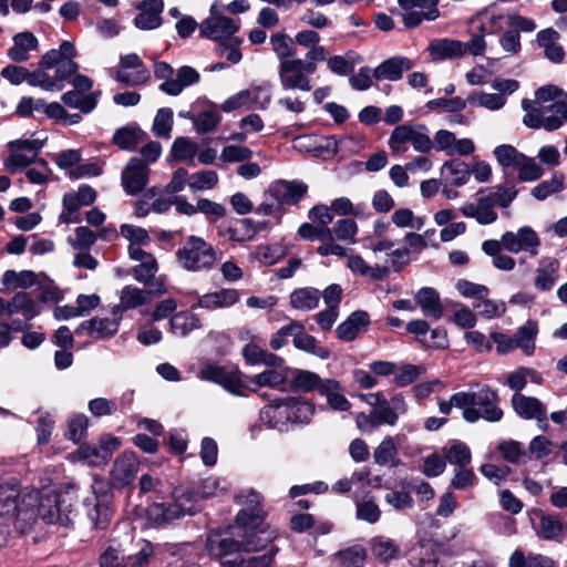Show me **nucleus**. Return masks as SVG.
<instances>
[{
  "instance_id": "1",
  "label": "nucleus",
  "mask_w": 567,
  "mask_h": 567,
  "mask_svg": "<svg viewBox=\"0 0 567 567\" xmlns=\"http://www.w3.org/2000/svg\"><path fill=\"white\" fill-rule=\"evenodd\" d=\"M260 536H254L248 529H237L236 525L228 529L209 533L206 540L208 554L218 559L224 567H270L272 547L260 556L243 558L241 551H259L267 548Z\"/></svg>"
},
{
  "instance_id": "2",
  "label": "nucleus",
  "mask_w": 567,
  "mask_h": 567,
  "mask_svg": "<svg viewBox=\"0 0 567 567\" xmlns=\"http://www.w3.org/2000/svg\"><path fill=\"white\" fill-rule=\"evenodd\" d=\"M75 54L74 44L70 41L62 42L56 50L45 52L39 68L32 71L31 82L45 91H61L64 82L78 71L79 65L73 60Z\"/></svg>"
},
{
  "instance_id": "47",
  "label": "nucleus",
  "mask_w": 567,
  "mask_h": 567,
  "mask_svg": "<svg viewBox=\"0 0 567 567\" xmlns=\"http://www.w3.org/2000/svg\"><path fill=\"white\" fill-rule=\"evenodd\" d=\"M293 346L296 349L312 354L319 359H328L330 357V351L320 346L316 338L303 330L300 331L299 336H296V340H293Z\"/></svg>"
},
{
  "instance_id": "8",
  "label": "nucleus",
  "mask_w": 567,
  "mask_h": 567,
  "mask_svg": "<svg viewBox=\"0 0 567 567\" xmlns=\"http://www.w3.org/2000/svg\"><path fill=\"white\" fill-rule=\"evenodd\" d=\"M312 74L311 65L307 66L299 58L286 61L278 66L280 85L285 91L310 92Z\"/></svg>"
},
{
  "instance_id": "23",
  "label": "nucleus",
  "mask_w": 567,
  "mask_h": 567,
  "mask_svg": "<svg viewBox=\"0 0 567 567\" xmlns=\"http://www.w3.org/2000/svg\"><path fill=\"white\" fill-rule=\"evenodd\" d=\"M140 11L134 19V24L141 30H154L162 25L163 0H144L137 4Z\"/></svg>"
},
{
  "instance_id": "25",
  "label": "nucleus",
  "mask_w": 567,
  "mask_h": 567,
  "mask_svg": "<svg viewBox=\"0 0 567 567\" xmlns=\"http://www.w3.org/2000/svg\"><path fill=\"white\" fill-rule=\"evenodd\" d=\"M240 300V293L234 288H223L216 291L207 292L198 297L197 303L193 308H203L206 310L225 309L236 305Z\"/></svg>"
},
{
  "instance_id": "30",
  "label": "nucleus",
  "mask_w": 567,
  "mask_h": 567,
  "mask_svg": "<svg viewBox=\"0 0 567 567\" xmlns=\"http://www.w3.org/2000/svg\"><path fill=\"white\" fill-rule=\"evenodd\" d=\"M535 272V288L539 291H549L558 280L559 261L553 257H543Z\"/></svg>"
},
{
  "instance_id": "46",
  "label": "nucleus",
  "mask_w": 567,
  "mask_h": 567,
  "mask_svg": "<svg viewBox=\"0 0 567 567\" xmlns=\"http://www.w3.org/2000/svg\"><path fill=\"white\" fill-rule=\"evenodd\" d=\"M270 45L279 61V64L296 58L293 40L284 32L272 34L270 37Z\"/></svg>"
},
{
  "instance_id": "52",
  "label": "nucleus",
  "mask_w": 567,
  "mask_h": 567,
  "mask_svg": "<svg viewBox=\"0 0 567 567\" xmlns=\"http://www.w3.org/2000/svg\"><path fill=\"white\" fill-rule=\"evenodd\" d=\"M467 101L471 105L497 111L505 105L506 97L503 94L497 93L476 92L468 95Z\"/></svg>"
},
{
  "instance_id": "33",
  "label": "nucleus",
  "mask_w": 567,
  "mask_h": 567,
  "mask_svg": "<svg viewBox=\"0 0 567 567\" xmlns=\"http://www.w3.org/2000/svg\"><path fill=\"white\" fill-rule=\"evenodd\" d=\"M199 81V73L192 66L184 65L177 70L176 78L159 85V90L168 95H179L186 86Z\"/></svg>"
},
{
  "instance_id": "9",
  "label": "nucleus",
  "mask_w": 567,
  "mask_h": 567,
  "mask_svg": "<svg viewBox=\"0 0 567 567\" xmlns=\"http://www.w3.org/2000/svg\"><path fill=\"white\" fill-rule=\"evenodd\" d=\"M93 498L86 499L87 517L94 528L104 529L107 527L111 517V494L103 481L94 480L92 484Z\"/></svg>"
},
{
  "instance_id": "57",
  "label": "nucleus",
  "mask_w": 567,
  "mask_h": 567,
  "mask_svg": "<svg viewBox=\"0 0 567 567\" xmlns=\"http://www.w3.org/2000/svg\"><path fill=\"white\" fill-rule=\"evenodd\" d=\"M219 177L215 171H202L194 173L188 178V186L192 190L213 189L218 184Z\"/></svg>"
},
{
  "instance_id": "60",
  "label": "nucleus",
  "mask_w": 567,
  "mask_h": 567,
  "mask_svg": "<svg viewBox=\"0 0 567 567\" xmlns=\"http://www.w3.org/2000/svg\"><path fill=\"white\" fill-rule=\"evenodd\" d=\"M173 127V111L168 107L159 109L153 122V132L157 137H171Z\"/></svg>"
},
{
  "instance_id": "44",
  "label": "nucleus",
  "mask_w": 567,
  "mask_h": 567,
  "mask_svg": "<svg viewBox=\"0 0 567 567\" xmlns=\"http://www.w3.org/2000/svg\"><path fill=\"white\" fill-rule=\"evenodd\" d=\"M537 332V322L534 320H528L525 324L519 327L514 334V340L517 342V348H520L527 355H530L535 351V339Z\"/></svg>"
},
{
  "instance_id": "58",
  "label": "nucleus",
  "mask_w": 567,
  "mask_h": 567,
  "mask_svg": "<svg viewBox=\"0 0 567 567\" xmlns=\"http://www.w3.org/2000/svg\"><path fill=\"white\" fill-rule=\"evenodd\" d=\"M354 53L348 51L346 55H332L327 60L328 69L337 75H348L354 69Z\"/></svg>"
},
{
  "instance_id": "16",
  "label": "nucleus",
  "mask_w": 567,
  "mask_h": 567,
  "mask_svg": "<svg viewBox=\"0 0 567 567\" xmlns=\"http://www.w3.org/2000/svg\"><path fill=\"white\" fill-rule=\"evenodd\" d=\"M460 210L463 216L474 218L480 225H491L498 217L493 199L486 189H480L476 193L475 202L464 204Z\"/></svg>"
},
{
  "instance_id": "10",
  "label": "nucleus",
  "mask_w": 567,
  "mask_h": 567,
  "mask_svg": "<svg viewBox=\"0 0 567 567\" xmlns=\"http://www.w3.org/2000/svg\"><path fill=\"white\" fill-rule=\"evenodd\" d=\"M440 0H398L403 10L402 20L406 28L413 29L423 20L433 21L439 18L437 9Z\"/></svg>"
},
{
  "instance_id": "38",
  "label": "nucleus",
  "mask_w": 567,
  "mask_h": 567,
  "mask_svg": "<svg viewBox=\"0 0 567 567\" xmlns=\"http://www.w3.org/2000/svg\"><path fill=\"white\" fill-rule=\"evenodd\" d=\"M559 34L553 29H545L538 32L537 41L544 48L545 56L551 62L558 63L564 59V50L558 43Z\"/></svg>"
},
{
  "instance_id": "59",
  "label": "nucleus",
  "mask_w": 567,
  "mask_h": 567,
  "mask_svg": "<svg viewBox=\"0 0 567 567\" xmlns=\"http://www.w3.org/2000/svg\"><path fill=\"white\" fill-rule=\"evenodd\" d=\"M371 550L375 558L381 561H389L398 556L395 544L382 537H375L371 542Z\"/></svg>"
},
{
  "instance_id": "39",
  "label": "nucleus",
  "mask_w": 567,
  "mask_h": 567,
  "mask_svg": "<svg viewBox=\"0 0 567 567\" xmlns=\"http://www.w3.org/2000/svg\"><path fill=\"white\" fill-rule=\"evenodd\" d=\"M37 282V276L31 270H22L17 272L16 270L4 271L0 280V292L14 290L17 288H28Z\"/></svg>"
},
{
  "instance_id": "31",
  "label": "nucleus",
  "mask_w": 567,
  "mask_h": 567,
  "mask_svg": "<svg viewBox=\"0 0 567 567\" xmlns=\"http://www.w3.org/2000/svg\"><path fill=\"white\" fill-rule=\"evenodd\" d=\"M369 324V313L364 310H357L337 327L336 333L340 340L350 342L354 340L361 331L365 330Z\"/></svg>"
},
{
  "instance_id": "20",
  "label": "nucleus",
  "mask_w": 567,
  "mask_h": 567,
  "mask_svg": "<svg viewBox=\"0 0 567 567\" xmlns=\"http://www.w3.org/2000/svg\"><path fill=\"white\" fill-rule=\"evenodd\" d=\"M535 530L540 539L547 542L561 544L567 538V523L555 513H540Z\"/></svg>"
},
{
  "instance_id": "29",
  "label": "nucleus",
  "mask_w": 567,
  "mask_h": 567,
  "mask_svg": "<svg viewBox=\"0 0 567 567\" xmlns=\"http://www.w3.org/2000/svg\"><path fill=\"white\" fill-rule=\"evenodd\" d=\"M413 68V62L405 56H392L383 61L373 70V78L378 81H399L403 73Z\"/></svg>"
},
{
  "instance_id": "6",
  "label": "nucleus",
  "mask_w": 567,
  "mask_h": 567,
  "mask_svg": "<svg viewBox=\"0 0 567 567\" xmlns=\"http://www.w3.org/2000/svg\"><path fill=\"white\" fill-rule=\"evenodd\" d=\"M236 501L244 506L236 516V528L248 529L254 536H260L265 543L270 544L275 533L262 526L265 512L260 507V494L254 491L244 492L236 496Z\"/></svg>"
},
{
  "instance_id": "34",
  "label": "nucleus",
  "mask_w": 567,
  "mask_h": 567,
  "mask_svg": "<svg viewBox=\"0 0 567 567\" xmlns=\"http://www.w3.org/2000/svg\"><path fill=\"white\" fill-rule=\"evenodd\" d=\"M442 183L451 184L455 187L465 185L471 176L470 166L458 159L454 158L445 162L440 171Z\"/></svg>"
},
{
  "instance_id": "35",
  "label": "nucleus",
  "mask_w": 567,
  "mask_h": 567,
  "mask_svg": "<svg viewBox=\"0 0 567 567\" xmlns=\"http://www.w3.org/2000/svg\"><path fill=\"white\" fill-rule=\"evenodd\" d=\"M512 406L514 411L525 420H533V417L547 413V408L540 400L522 393H515L513 395Z\"/></svg>"
},
{
  "instance_id": "40",
  "label": "nucleus",
  "mask_w": 567,
  "mask_h": 567,
  "mask_svg": "<svg viewBox=\"0 0 567 567\" xmlns=\"http://www.w3.org/2000/svg\"><path fill=\"white\" fill-rule=\"evenodd\" d=\"M431 54L439 59H454L465 54L464 42L451 39H440L430 44Z\"/></svg>"
},
{
  "instance_id": "27",
  "label": "nucleus",
  "mask_w": 567,
  "mask_h": 567,
  "mask_svg": "<svg viewBox=\"0 0 567 567\" xmlns=\"http://www.w3.org/2000/svg\"><path fill=\"white\" fill-rule=\"evenodd\" d=\"M259 421L269 429L286 431L290 424L287 399L264 406L259 412Z\"/></svg>"
},
{
  "instance_id": "22",
  "label": "nucleus",
  "mask_w": 567,
  "mask_h": 567,
  "mask_svg": "<svg viewBox=\"0 0 567 567\" xmlns=\"http://www.w3.org/2000/svg\"><path fill=\"white\" fill-rule=\"evenodd\" d=\"M138 470V460L133 452H125L116 457L112 471L111 478L117 487L131 484Z\"/></svg>"
},
{
  "instance_id": "3",
  "label": "nucleus",
  "mask_w": 567,
  "mask_h": 567,
  "mask_svg": "<svg viewBox=\"0 0 567 567\" xmlns=\"http://www.w3.org/2000/svg\"><path fill=\"white\" fill-rule=\"evenodd\" d=\"M216 486L217 480H205L202 495L185 487H176L172 492V502L152 504L147 508V515L156 525L168 524L186 515H194L200 511L199 499L213 495V489Z\"/></svg>"
},
{
  "instance_id": "13",
  "label": "nucleus",
  "mask_w": 567,
  "mask_h": 567,
  "mask_svg": "<svg viewBox=\"0 0 567 567\" xmlns=\"http://www.w3.org/2000/svg\"><path fill=\"white\" fill-rule=\"evenodd\" d=\"M503 246L512 254L525 251L534 257L538 255L540 238L532 227L523 226L516 233H504Z\"/></svg>"
},
{
  "instance_id": "64",
  "label": "nucleus",
  "mask_w": 567,
  "mask_h": 567,
  "mask_svg": "<svg viewBox=\"0 0 567 567\" xmlns=\"http://www.w3.org/2000/svg\"><path fill=\"white\" fill-rule=\"evenodd\" d=\"M516 168L518 169V178L524 182H533L542 177L543 169L532 157L523 155Z\"/></svg>"
},
{
  "instance_id": "49",
  "label": "nucleus",
  "mask_w": 567,
  "mask_h": 567,
  "mask_svg": "<svg viewBox=\"0 0 567 567\" xmlns=\"http://www.w3.org/2000/svg\"><path fill=\"white\" fill-rule=\"evenodd\" d=\"M289 410L290 424L308 423L310 422L315 408L307 401L287 398Z\"/></svg>"
},
{
  "instance_id": "15",
  "label": "nucleus",
  "mask_w": 567,
  "mask_h": 567,
  "mask_svg": "<svg viewBox=\"0 0 567 567\" xmlns=\"http://www.w3.org/2000/svg\"><path fill=\"white\" fill-rule=\"evenodd\" d=\"M443 555L442 544L424 539L412 546L409 551V561L413 567H443L441 560Z\"/></svg>"
},
{
  "instance_id": "19",
  "label": "nucleus",
  "mask_w": 567,
  "mask_h": 567,
  "mask_svg": "<svg viewBox=\"0 0 567 567\" xmlns=\"http://www.w3.org/2000/svg\"><path fill=\"white\" fill-rule=\"evenodd\" d=\"M215 6L210 9V17L200 25V34L205 38L221 41L234 35L239 30V22L233 18L215 14Z\"/></svg>"
},
{
  "instance_id": "41",
  "label": "nucleus",
  "mask_w": 567,
  "mask_h": 567,
  "mask_svg": "<svg viewBox=\"0 0 567 567\" xmlns=\"http://www.w3.org/2000/svg\"><path fill=\"white\" fill-rule=\"evenodd\" d=\"M320 297V291L316 288H299L291 292L290 305L297 310L310 311L318 307Z\"/></svg>"
},
{
  "instance_id": "55",
  "label": "nucleus",
  "mask_w": 567,
  "mask_h": 567,
  "mask_svg": "<svg viewBox=\"0 0 567 567\" xmlns=\"http://www.w3.org/2000/svg\"><path fill=\"white\" fill-rule=\"evenodd\" d=\"M445 458L457 467L467 466L471 463V451L467 445L461 442L452 443L444 449Z\"/></svg>"
},
{
  "instance_id": "5",
  "label": "nucleus",
  "mask_w": 567,
  "mask_h": 567,
  "mask_svg": "<svg viewBox=\"0 0 567 567\" xmlns=\"http://www.w3.org/2000/svg\"><path fill=\"white\" fill-rule=\"evenodd\" d=\"M175 255L178 265L190 272L212 271L223 257L221 251L204 238L195 235L188 236Z\"/></svg>"
},
{
  "instance_id": "37",
  "label": "nucleus",
  "mask_w": 567,
  "mask_h": 567,
  "mask_svg": "<svg viewBox=\"0 0 567 567\" xmlns=\"http://www.w3.org/2000/svg\"><path fill=\"white\" fill-rule=\"evenodd\" d=\"M100 94H101L100 91H95V93L84 94V93H80V92L78 93L76 91L71 90V91L65 92L61 96V100L66 106L78 109L82 113L87 114V113H91L96 107Z\"/></svg>"
},
{
  "instance_id": "56",
  "label": "nucleus",
  "mask_w": 567,
  "mask_h": 567,
  "mask_svg": "<svg viewBox=\"0 0 567 567\" xmlns=\"http://www.w3.org/2000/svg\"><path fill=\"white\" fill-rule=\"evenodd\" d=\"M193 124L198 133H209L220 122V115L215 109H207L192 117Z\"/></svg>"
},
{
  "instance_id": "12",
  "label": "nucleus",
  "mask_w": 567,
  "mask_h": 567,
  "mask_svg": "<svg viewBox=\"0 0 567 567\" xmlns=\"http://www.w3.org/2000/svg\"><path fill=\"white\" fill-rule=\"evenodd\" d=\"M150 182V168L137 156L132 157L121 174V184L126 195L141 193Z\"/></svg>"
},
{
  "instance_id": "36",
  "label": "nucleus",
  "mask_w": 567,
  "mask_h": 567,
  "mask_svg": "<svg viewBox=\"0 0 567 567\" xmlns=\"http://www.w3.org/2000/svg\"><path fill=\"white\" fill-rule=\"evenodd\" d=\"M147 135L136 125H126L115 131L113 143L121 150L133 151L146 140Z\"/></svg>"
},
{
  "instance_id": "11",
  "label": "nucleus",
  "mask_w": 567,
  "mask_h": 567,
  "mask_svg": "<svg viewBox=\"0 0 567 567\" xmlns=\"http://www.w3.org/2000/svg\"><path fill=\"white\" fill-rule=\"evenodd\" d=\"M96 199V192L90 185L82 184L76 192L66 193L63 196V212L60 215V221L65 224L80 223L78 214L82 206L91 205Z\"/></svg>"
},
{
  "instance_id": "24",
  "label": "nucleus",
  "mask_w": 567,
  "mask_h": 567,
  "mask_svg": "<svg viewBox=\"0 0 567 567\" xmlns=\"http://www.w3.org/2000/svg\"><path fill=\"white\" fill-rule=\"evenodd\" d=\"M130 258L140 264L133 268L134 278L143 284L150 282L158 270L154 256L136 245L128 246Z\"/></svg>"
},
{
  "instance_id": "54",
  "label": "nucleus",
  "mask_w": 567,
  "mask_h": 567,
  "mask_svg": "<svg viewBox=\"0 0 567 567\" xmlns=\"http://www.w3.org/2000/svg\"><path fill=\"white\" fill-rule=\"evenodd\" d=\"M135 554L127 555L124 567H148L154 555V547L151 542L142 539Z\"/></svg>"
},
{
  "instance_id": "4",
  "label": "nucleus",
  "mask_w": 567,
  "mask_h": 567,
  "mask_svg": "<svg viewBox=\"0 0 567 567\" xmlns=\"http://www.w3.org/2000/svg\"><path fill=\"white\" fill-rule=\"evenodd\" d=\"M456 408L463 410V417L474 423L480 419L487 422H498L504 413L498 406L499 396L488 385H476V390L454 393Z\"/></svg>"
},
{
  "instance_id": "14",
  "label": "nucleus",
  "mask_w": 567,
  "mask_h": 567,
  "mask_svg": "<svg viewBox=\"0 0 567 567\" xmlns=\"http://www.w3.org/2000/svg\"><path fill=\"white\" fill-rule=\"evenodd\" d=\"M113 318L109 317H94L85 320L75 329L78 336L87 334L93 339H107L114 336L120 326L121 310L120 307H114L112 310Z\"/></svg>"
},
{
  "instance_id": "48",
  "label": "nucleus",
  "mask_w": 567,
  "mask_h": 567,
  "mask_svg": "<svg viewBox=\"0 0 567 567\" xmlns=\"http://www.w3.org/2000/svg\"><path fill=\"white\" fill-rule=\"evenodd\" d=\"M151 297L150 291L140 289L133 286H125L121 291V305L122 309H134L148 302Z\"/></svg>"
},
{
  "instance_id": "7",
  "label": "nucleus",
  "mask_w": 567,
  "mask_h": 567,
  "mask_svg": "<svg viewBox=\"0 0 567 567\" xmlns=\"http://www.w3.org/2000/svg\"><path fill=\"white\" fill-rule=\"evenodd\" d=\"M47 136L32 134L31 137L18 138L7 144L9 155L3 159V165L11 172H17L33 164L43 148Z\"/></svg>"
},
{
  "instance_id": "43",
  "label": "nucleus",
  "mask_w": 567,
  "mask_h": 567,
  "mask_svg": "<svg viewBox=\"0 0 567 567\" xmlns=\"http://www.w3.org/2000/svg\"><path fill=\"white\" fill-rule=\"evenodd\" d=\"M414 123L398 125L391 133L388 145L393 154H403L408 151V144L412 143Z\"/></svg>"
},
{
  "instance_id": "51",
  "label": "nucleus",
  "mask_w": 567,
  "mask_h": 567,
  "mask_svg": "<svg viewBox=\"0 0 567 567\" xmlns=\"http://www.w3.org/2000/svg\"><path fill=\"white\" fill-rule=\"evenodd\" d=\"M197 151L198 145L196 142L187 137H177L172 145L171 155L177 162H187L193 161Z\"/></svg>"
},
{
  "instance_id": "61",
  "label": "nucleus",
  "mask_w": 567,
  "mask_h": 567,
  "mask_svg": "<svg viewBox=\"0 0 567 567\" xmlns=\"http://www.w3.org/2000/svg\"><path fill=\"white\" fill-rule=\"evenodd\" d=\"M293 384L298 390L305 392L317 390L321 394L324 380L313 372L299 371L293 379Z\"/></svg>"
},
{
  "instance_id": "45",
  "label": "nucleus",
  "mask_w": 567,
  "mask_h": 567,
  "mask_svg": "<svg viewBox=\"0 0 567 567\" xmlns=\"http://www.w3.org/2000/svg\"><path fill=\"white\" fill-rule=\"evenodd\" d=\"M322 395L327 398L329 406L336 411H347L350 409V402L340 392V384L333 379H324L322 385Z\"/></svg>"
},
{
  "instance_id": "62",
  "label": "nucleus",
  "mask_w": 567,
  "mask_h": 567,
  "mask_svg": "<svg viewBox=\"0 0 567 567\" xmlns=\"http://www.w3.org/2000/svg\"><path fill=\"white\" fill-rule=\"evenodd\" d=\"M494 155L499 165L504 168H516L518 162L523 157V153H519L514 146L503 144L494 150Z\"/></svg>"
},
{
  "instance_id": "63",
  "label": "nucleus",
  "mask_w": 567,
  "mask_h": 567,
  "mask_svg": "<svg viewBox=\"0 0 567 567\" xmlns=\"http://www.w3.org/2000/svg\"><path fill=\"white\" fill-rule=\"evenodd\" d=\"M284 256L280 245H260L252 251V257L259 262L271 266Z\"/></svg>"
},
{
  "instance_id": "18",
  "label": "nucleus",
  "mask_w": 567,
  "mask_h": 567,
  "mask_svg": "<svg viewBox=\"0 0 567 567\" xmlns=\"http://www.w3.org/2000/svg\"><path fill=\"white\" fill-rule=\"evenodd\" d=\"M20 496V484L18 480L10 478L0 482V525L9 526L14 522Z\"/></svg>"
},
{
  "instance_id": "32",
  "label": "nucleus",
  "mask_w": 567,
  "mask_h": 567,
  "mask_svg": "<svg viewBox=\"0 0 567 567\" xmlns=\"http://www.w3.org/2000/svg\"><path fill=\"white\" fill-rule=\"evenodd\" d=\"M264 94V101L260 103L261 110H267L270 103V94L261 87L254 90H243L224 101L220 105L221 111L229 113L247 105L250 101H258Z\"/></svg>"
},
{
  "instance_id": "17",
  "label": "nucleus",
  "mask_w": 567,
  "mask_h": 567,
  "mask_svg": "<svg viewBox=\"0 0 567 567\" xmlns=\"http://www.w3.org/2000/svg\"><path fill=\"white\" fill-rule=\"evenodd\" d=\"M307 190L308 186L303 182L278 179L268 186L267 194L272 196L282 208L285 205H297Z\"/></svg>"
},
{
  "instance_id": "26",
  "label": "nucleus",
  "mask_w": 567,
  "mask_h": 567,
  "mask_svg": "<svg viewBox=\"0 0 567 567\" xmlns=\"http://www.w3.org/2000/svg\"><path fill=\"white\" fill-rule=\"evenodd\" d=\"M39 50V40L30 31L19 32L12 38V45L8 49L7 55L13 62H25L32 56V52Z\"/></svg>"
},
{
  "instance_id": "50",
  "label": "nucleus",
  "mask_w": 567,
  "mask_h": 567,
  "mask_svg": "<svg viewBox=\"0 0 567 567\" xmlns=\"http://www.w3.org/2000/svg\"><path fill=\"white\" fill-rule=\"evenodd\" d=\"M347 266L354 275H360L372 279H381L386 274L385 268L379 266L371 267L359 255L348 256Z\"/></svg>"
},
{
  "instance_id": "28",
  "label": "nucleus",
  "mask_w": 567,
  "mask_h": 567,
  "mask_svg": "<svg viewBox=\"0 0 567 567\" xmlns=\"http://www.w3.org/2000/svg\"><path fill=\"white\" fill-rule=\"evenodd\" d=\"M414 301L426 318L432 320L442 318L444 308L436 289L432 287L419 289L414 295Z\"/></svg>"
},
{
  "instance_id": "21",
  "label": "nucleus",
  "mask_w": 567,
  "mask_h": 567,
  "mask_svg": "<svg viewBox=\"0 0 567 567\" xmlns=\"http://www.w3.org/2000/svg\"><path fill=\"white\" fill-rule=\"evenodd\" d=\"M507 18L508 16L502 8L489 6L480 11L472 20V23L480 33L493 34L501 31L504 25H507Z\"/></svg>"
},
{
  "instance_id": "42",
  "label": "nucleus",
  "mask_w": 567,
  "mask_h": 567,
  "mask_svg": "<svg viewBox=\"0 0 567 567\" xmlns=\"http://www.w3.org/2000/svg\"><path fill=\"white\" fill-rule=\"evenodd\" d=\"M199 328V318L190 311H179L169 320L171 331L178 337H186L188 333Z\"/></svg>"
},
{
  "instance_id": "53",
  "label": "nucleus",
  "mask_w": 567,
  "mask_h": 567,
  "mask_svg": "<svg viewBox=\"0 0 567 567\" xmlns=\"http://www.w3.org/2000/svg\"><path fill=\"white\" fill-rule=\"evenodd\" d=\"M396 455V444L391 436L384 437L373 451V458L378 465H393Z\"/></svg>"
}]
</instances>
